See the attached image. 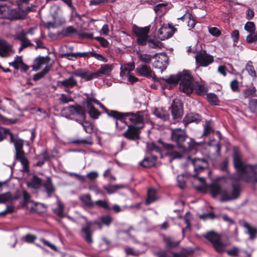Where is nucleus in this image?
<instances>
[{"label":"nucleus","instance_id":"nucleus-21","mask_svg":"<svg viewBox=\"0 0 257 257\" xmlns=\"http://www.w3.org/2000/svg\"><path fill=\"white\" fill-rule=\"evenodd\" d=\"M186 9H183V10H185L184 11L185 13L181 17L178 18V19L186 22L189 29H191L195 26V20L192 14L188 10L186 11Z\"/></svg>","mask_w":257,"mask_h":257},{"label":"nucleus","instance_id":"nucleus-17","mask_svg":"<svg viewBox=\"0 0 257 257\" xmlns=\"http://www.w3.org/2000/svg\"><path fill=\"white\" fill-rule=\"evenodd\" d=\"M92 73V72H89V71L86 69L80 68L70 72L69 74L80 77L86 81H90L93 79Z\"/></svg>","mask_w":257,"mask_h":257},{"label":"nucleus","instance_id":"nucleus-33","mask_svg":"<svg viewBox=\"0 0 257 257\" xmlns=\"http://www.w3.org/2000/svg\"><path fill=\"white\" fill-rule=\"evenodd\" d=\"M84 95L86 96L85 102L86 107L93 106V104L98 103V100L95 98L92 94L85 93Z\"/></svg>","mask_w":257,"mask_h":257},{"label":"nucleus","instance_id":"nucleus-22","mask_svg":"<svg viewBox=\"0 0 257 257\" xmlns=\"http://www.w3.org/2000/svg\"><path fill=\"white\" fill-rule=\"evenodd\" d=\"M96 224L97 225H99L100 223L98 222H87V225L85 227H83L82 228V231L84 234V238L87 242L88 243H91L93 242V240L92 239V232L91 231V226L92 224Z\"/></svg>","mask_w":257,"mask_h":257},{"label":"nucleus","instance_id":"nucleus-55","mask_svg":"<svg viewBox=\"0 0 257 257\" xmlns=\"http://www.w3.org/2000/svg\"><path fill=\"white\" fill-rule=\"evenodd\" d=\"M100 220L103 224L109 226L112 221V218L110 215H105L100 217Z\"/></svg>","mask_w":257,"mask_h":257},{"label":"nucleus","instance_id":"nucleus-32","mask_svg":"<svg viewBox=\"0 0 257 257\" xmlns=\"http://www.w3.org/2000/svg\"><path fill=\"white\" fill-rule=\"evenodd\" d=\"M125 188L124 185L117 184L114 185H108L103 186V189L107 192L108 194H111L114 193L118 190Z\"/></svg>","mask_w":257,"mask_h":257},{"label":"nucleus","instance_id":"nucleus-37","mask_svg":"<svg viewBox=\"0 0 257 257\" xmlns=\"http://www.w3.org/2000/svg\"><path fill=\"white\" fill-rule=\"evenodd\" d=\"M11 142L14 143L15 150H23V141L21 139H15L13 134L10 132V135Z\"/></svg>","mask_w":257,"mask_h":257},{"label":"nucleus","instance_id":"nucleus-15","mask_svg":"<svg viewBox=\"0 0 257 257\" xmlns=\"http://www.w3.org/2000/svg\"><path fill=\"white\" fill-rule=\"evenodd\" d=\"M77 84V81L73 77L58 82V86L61 88H65V91L68 93L71 92L69 89L74 87Z\"/></svg>","mask_w":257,"mask_h":257},{"label":"nucleus","instance_id":"nucleus-6","mask_svg":"<svg viewBox=\"0 0 257 257\" xmlns=\"http://www.w3.org/2000/svg\"><path fill=\"white\" fill-rule=\"evenodd\" d=\"M150 27L140 28L135 26L133 28V32L136 36L137 41L140 45H145L148 40V34L150 31Z\"/></svg>","mask_w":257,"mask_h":257},{"label":"nucleus","instance_id":"nucleus-52","mask_svg":"<svg viewBox=\"0 0 257 257\" xmlns=\"http://www.w3.org/2000/svg\"><path fill=\"white\" fill-rule=\"evenodd\" d=\"M244 29L249 33L254 32L255 27L254 23L252 22H247L244 25Z\"/></svg>","mask_w":257,"mask_h":257},{"label":"nucleus","instance_id":"nucleus-40","mask_svg":"<svg viewBox=\"0 0 257 257\" xmlns=\"http://www.w3.org/2000/svg\"><path fill=\"white\" fill-rule=\"evenodd\" d=\"M96 104L99 105L100 108L103 109L109 116L112 117L117 119L118 115L119 114V112H118L117 111H115V110H110L106 109V107L102 103H101L99 101H98V103H97Z\"/></svg>","mask_w":257,"mask_h":257},{"label":"nucleus","instance_id":"nucleus-58","mask_svg":"<svg viewBox=\"0 0 257 257\" xmlns=\"http://www.w3.org/2000/svg\"><path fill=\"white\" fill-rule=\"evenodd\" d=\"M177 182L179 187L184 188L186 184V178L183 175H179L177 176Z\"/></svg>","mask_w":257,"mask_h":257},{"label":"nucleus","instance_id":"nucleus-54","mask_svg":"<svg viewBox=\"0 0 257 257\" xmlns=\"http://www.w3.org/2000/svg\"><path fill=\"white\" fill-rule=\"evenodd\" d=\"M240 249L236 246H233L231 249L226 251L227 254L231 256H237L240 252Z\"/></svg>","mask_w":257,"mask_h":257},{"label":"nucleus","instance_id":"nucleus-64","mask_svg":"<svg viewBox=\"0 0 257 257\" xmlns=\"http://www.w3.org/2000/svg\"><path fill=\"white\" fill-rule=\"evenodd\" d=\"M209 32L214 37H219L221 34V31L216 27L209 28Z\"/></svg>","mask_w":257,"mask_h":257},{"label":"nucleus","instance_id":"nucleus-56","mask_svg":"<svg viewBox=\"0 0 257 257\" xmlns=\"http://www.w3.org/2000/svg\"><path fill=\"white\" fill-rule=\"evenodd\" d=\"M90 56L93 57L98 60L104 62H106L107 61V59L100 54L96 53L93 52H89V57Z\"/></svg>","mask_w":257,"mask_h":257},{"label":"nucleus","instance_id":"nucleus-11","mask_svg":"<svg viewBox=\"0 0 257 257\" xmlns=\"http://www.w3.org/2000/svg\"><path fill=\"white\" fill-rule=\"evenodd\" d=\"M239 224L245 229V233L249 235L250 240H254L257 236V227L244 220L239 221Z\"/></svg>","mask_w":257,"mask_h":257},{"label":"nucleus","instance_id":"nucleus-48","mask_svg":"<svg viewBox=\"0 0 257 257\" xmlns=\"http://www.w3.org/2000/svg\"><path fill=\"white\" fill-rule=\"evenodd\" d=\"M49 68H48V67L47 66H45V68L41 72L37 74H36L34 76V80L35 81L38 80L39 79L43 77L49 72Z\"/></svg>","mask_w":257,"mask_h":257},{"label":"nucleus","instance_id":"nucleus-7","mask_svg":"<svg viewBox=\"0 0 257 257\" xmlns=\"http://www.w3.org/2000/svg\"><path fill=\"white\" fill-rule=\"evenodd\" d=\"M187 136L184 131L180 128L173 130L171 133V138L176 143L179 148H186L185 142Z\"/></svg>","mask_w":257,"mask_h":257},{"label":"nucleus","instance_id":"nucleus-1","mask_svg":"<svg viewBox=\"0 0 257 257\" xmlns=\"http://www.w3.org/2000/svg\"><path fill=\"white\" fill-rule=\"evenodd\" d=\"M178 82H180V90L187 95L195 90L197 94L202 95L207 90L204 85L195 82L190 72L187 70L177 75H172L168 79H163L161 83L166 87L168 85L169 87L171 88V85L176 84Z\"/></svg>","mask_w":257,"mask_h":257},{"label":"nucleus","instance_id":"nucleus-50","mask_svg":"<svg viewBox=\"0 0 257 257\" xmlns=\"http://www.w3.org/2000/svg\"><path fill=\"white\" fill-rule=\"evenodd\" d=\"M94 205H96L106 210H109L110 209L108 202L106 200H99L96 201L94 202Z\"/></svg>","mask_w":257,"mask_h":257},{"label":"nucleus","instance_id":"nucleus-10","mask_svg":"<svg viewBox=\"0 0 257 257\" xmlns=\"http://www.w3.org/2000/svg\"><path fill=\"white\" fill-rule=\"evenodd\" d=\"M138 75L147 78H152L155 80L156 76L150 66L146 64H140L136 69Z\"/></svg>","mask_w":257,"mask_h":257},{"label":"nucleus","instance_id":"nucleus-5","mask_svg":"<svg viewBox=\"0 0 257 257\" xmlns=\"http://www.w3.org/2000/svg\"><path fill=\"white\" fill-rule=\"evenodd\" d=\"M204 237L210 241L218 252H223L227 244L221 240L220 236L214 232H209L204 235Z\"/></svg>","mask_w":257,"mask_h":257},{"label":"nucleus","instance_id":"nucleus-57","mask_svg":"<svg viewBox=\"0 0 257 257\" xmlns=\"http://www.w3.org/2000/svg\"><path fill=\"white\" fill-rule=\"evenodd\" d=\"M9 11V7L7 6H0V19H7V14Z\"/></svg>","mask_w":257,"mask_h":257},{"label":"nucleus","instance_id":"nucleus-9","mask_svg":"<svg viewBox=\"0 0 257 257\" xmlns=\"http://www.w3.org/2000/svg\"><path fill=\"white\" fill-rule=\"evenodd\" d=\"M196 61L199 65L203 67L207 66L213 62V57L206 53L205 51H201L195 56Z\"/></svg>","mask_w":257,"mask_h":257},{"label":"nucleus","instance_id":"nucleus-20","mask_svg":"<svg viewBox=\"0 0 257 257\" xmlns=\"http://www.w3.org/2000/svg\"><path fill=\"white\" fill-rule=\"evenodd\" d=\"M27 33L22 31L17 35L16 38L21 42V45L19 48V51H21L24 48L28 46H33L30 40L26 37Z\"/></svg>","mask_w":257,"mask_h":257},{"label":"nucleus","instance_id":"nucleus-29","mask_svg":"<svg viewBox=\"0 0 257 257\" xmlns=\"http://www.w3.org/2000/svg\"><path fill=\"white\" fill-rule=\"evenodd\" d=\"M64 56L69 60H75L78 57H89V52L66 53Z\"/></svg>","mask_w":257,"mask_h":257},{"label":"nucleus","instance_id":"nucleus-45","mask_svg":"<svg viewBox=\"0 0 257 257\" xmlns=\"http://www.w3.org/2000/svg\"><path fill=\"white\" fill-rule=\"evenodd\" d=\"M37 159L38 160V161L36 163V166H41L43 165L45 163V161L48 159L46 152L45 151L38 156Z\"/></svg>","mask_w":257,"mask_h":257},{"label":"nucleus","instance_id":"nucleus-30","mask_svg":"<svg viewBox=\"0 0 257 257\" xmlns=\"http://www.w3.org/2000/svg\"><path fill=\"white\" fill-rule=\"evenodd\" d=\"M153 58L154 57L149 54L141 52L138 53V60L142 62L143 63V64L148 65L150 64Z\"/></svg>","mask_w":257,"mask_h":257},{"label":"nucleus","instance_id":"nucleus-28","mask_svg":"<svg viewBox=\"0 0 257 257\" xmlns=\"http://www.w3.org/2000/svg\"><path fill=\"white\" fill-rule=\"evenodd\" d=\"M157 158L154 156H151L145 158L140 163V165L145 168H150L155 165Z\"/></svg>","mask_w":257,"mask_h":257},{"label":"nucleus","instance_id":"nucleus-49","mask_svg":"<svg viewBox=\"0 0 257 257\" xmlns=\"http://www.w3.org/2000/svg\"><path fill=\"white\" fill-rule=\"evenodd\" d=\"M213 131L211 123L209 121L206 122L204 126L203 136H208Z\"/></svg>","mask_w":257,"mask_h":257},{"label":"nucleus","instance_id":"nucleus-60","mask_svg":"<svg viewBox=\"0 0 257 257\" xmlns=\"http://www.w3.org/2000/svg\"><path fill=\"white\" fill-rule=\"evenodd\" d=\"M148 43L149 47L153 49H156L158 47H160L161 45L160 41L154 39L149 40L148 41Z\"/></svg>","mask_w":257,"mask_h":257},{"label":"nucleus","instance_id":"nucleus-38","mask_svg":"<svg viewBox=\"0 0 257 257\" xmlns=\"http://www.w3.org/2000/svg\"><path fill=\"white\" fill-rule=\"evenodd\" d=\"M78 121L83 127L86 133L88 134H91L93 131V125L89 121L86 120Z\"/></svg>","mask_w":257,"mask_h":257},{"label":"nucleus","instance_id":"nucleus-59","mask_svg":"<svg viewBox=\"0 0 257 257\" xmlns=\"http://www.w3.org/2000/svg\"><path fill=\"white\" fill-rule=\"evenodd\" d=\"M246 41L250 44L255 43L257 41V34L254 32L250 33L246 37Z\"/></svg>","mask_w":257,"mask_h":257},{"label":"nucleus","instance_id":"nucleus-12","mask_svg":"<svg viewBox=\"0 0 257 257\" xmlns=\"http://www.w3.org/2000/svg\"><path fill=\"white\" fill-rule=\"evenodd\" d=\"M171 113L174 119L181 117L183 114V104L179 99L174 100L171 107Z\"/></svg>","mask_w":257,"mask_h":257},{"label":"nucleus","instance_id":"nucleus-42","mask_svg":"<svg viewBox=\"0 0 257 257\" xmlns=\"http://www.w3.org/2000/svg\"><path fill=\"white\" fill-rule=\"evenodd\" d=\"M78 33L77 30L73 26H68L62 31V34L65 37H70L74 34H78Z\"/></svg>","mask_w":257,"mask_h":257},{"label":"nucleus","instance_id":"nucleus-24","mask_svg":"<svg viewBox=\"0 0 257 257\" xmlns=\"http://www.w3.org/2000/svg\"><path fill=\"white\" fill-rule=\"evenodd\" d=\"M12 50V46L6 41L0 40V56L5 57L8 55Z\"/></svg>","mask_w":257,"mask_h":257},{"label":"nucleus","instance_id":"nucleus-3","mask_svg":"<svg viewBox=\"0 0 257 257\" xmlns=\"http://www.w3.org/2000/svg\"><path fill=\"white\" fill-rule=\"evenodd\" d=\"M147 115L144 111H138L136 112H119L115 125L119 130H122L125 125V121L128 119L130 122L139 128H142L144 126L145 120Z\"/></svg>","mask_w":257,"mask_h":257},{"label":"nucleus","instance_id":"nucleus-25","mask_svg":"<svg viewBox=\"0 0 257 257\" xmlns=\"http://www.w3.org/2000/svg\"><path fill=\"white\" fill-rule=\"evenodd\" d=\"M153 113L157 117L161 119L163 121H166L169 118V113L163 108H155L153 111Z\"/></svg>","mask_w":257,"mask_h":257},{"label":"nucleus","instance_id":"nucleus-61","mask_svg":"<svg viewBox=\"0 0 257 257\" xmlns=\"http://www.w3.org/2000/svg\"><path fill=\"white\" fill-rule=\"evenodd\" d=\"M167 6V3H160L156 5L154 7V10L156 13H158L159 12H162Z\"/></svg>","mask_w":257,"mask_h":257},{"label":"nucleus","instance_id":"nucleus-47","mask_svg":"<svg viewBox=\"0 0 257 257\" xmlns=\"http://www.w3.org/2000/svg\"><path fill=\"white\" fill-rule=\"evenodd\" d=\"M245 70L248 72V74L251 76H256V72L252 64V62L249 61L247 63L245 66Z\"/></svg>","mask_w":257,"mask_h":257},{"label":"nucleus","instance_id":"nucleus-35","mask_svg":"<svg viewBox=\"0 0 257 257\" xmlns=\"http://www.w3.org/2000/svg\"><path fill=\"white\" fill-rule=\"evenodd\" d=\"M43 65L47 66L45 64V59L44 57H38L35 60L32 67L33 70L37 71L42 68Z\"/></svg>","mask_w":257,"mask_h":257},{"label":"nucleus","instance_id":"nucleus-18","mask_svg":"<svg viewBox=\"0 0 257 257\" xmlns=\"http://www.w3.org/2000/svg\"><path fill=\"white\" fill-rule=\"evenodd\" d=\"M174 33L172 27L164 25L159 29L158 35L161 40H164L170 38Z\"/></svg>","mask_w":257,"mask_h":257},{"label":"nucleus","instance_id":"nucleus-63","mask_svg":"<svg viewBox=\"0 0 257 257\" xmlns=\"http://www.w3.org/2000/svg\"><path fill=\"white\" fill-rule=\"evenodd\" d=\"M23 196L24 199L23 205L28 207L29 203L31 202L30 195L27 192L25 191H23Z\"/></svg>","mask_w":257,"mask_h":257},{"label":"nucleus","instance_id":"nucleus-51","mask_svg":"<svg viewBox=\"0 0 257 257\" xmlns=\"http://www.w3.org/2000/svg\"><path fill=\"white\" fill-rule=\"evenodd\" d=\"M59 99V101L63 103H67L69 102L73 101V99L71 96L65 94H61Z\"/></svg>","mask_w":257,"mask_h":257},{"label":"nucleus","instance_id":"nucleus-41","mask_svg":"<svg viewBox=\"0 0 257 257\" xmlns=\"http://www.w3.org/2000/svg\"><path fill=\"white\" fill-rule=\"evenodd\" d=\"M42 183V180L38 177L34 176L28 183V186L34 189H38L41 186Z\"/></svg>","mask_w":257,"mask_h":257},{"label":"nucleus","instance_id":"nucleus-2","mask_svg":"<svg viewBox=\"0 0 257 257\" xmlns=\"http://www.w3.org/2000/svg\"><path fill=\"white\" fill-rule=\"evenodd\" d=\"M241 158L239 151L234 149L233 154V165L236 172L232 176V179L235 181L257 183V165L252 166L247 164L242 161Z\"/></svg>","mask_w":257,"mask_h":257},{"label":"nucleus","instance_id":"nucleus-16","mask_svg":"<svg viewBox=\"0 0 257 257\" xmlns=\"http://www.w3.org/2000/svg\"><path fill=\"white\" fill-rule=\"evenodd\" d=\"M15 159L20 161L23 166V171L28 173L29 172V161L25 156L23 150H16Z\"/></svg>","mask_w":257,"mask_h":257},{"label":"nucleus","instance_id":"nucleus-14","mask_svg":"<svg viewBox=\"0 0 257 257\" xmlns=\"http://www.w3.org/2000/svg\"><path fill=\"white\" fill-rule=\"evenodd\" d=\"M112 69L113 66L111 64H105L101 65L97 71L92 73L93 79L101 77L102 75H109Z\"/></svg>","mask_w":257,"mask_h":257},{"label":"nucleus","instance_id":"nucleus-4","mask_svg":"<svg viewBox=\"0 0 257 257\" xmlns=\"http://www.w3.org/2000/svg\"><path fill=\"white\" fill-rule=\"evenodd\" d=\"M231 191H228L223 188L218 183H213L210 185V189L212 195L215 197L218 195L222 196L221 201H227L236 199L240 195V189L238 185L232 184Z\"/></svg>","mask_w":257,"mask_h":257},{"label":"nucleus","instance_id":"nucleus-31","mask_svg":"<svg viewBox=\"0 0 257 257\" xmlns=\"http://www.w3.org/2000/svg\"><path fill=\"white\" fill-rule=\"evenodd\" d=\"M7 19L13 20L19 19L21 18V14L18 10L16 9H12L9 7V11L7 14Z\"/></svg>","mask_w":257,"mask_h":257},{"label":"nucleus","instance_id":"nucleus-36","mask_svg":"<svg viewBox=\"0 0 257 257\" xmlns=\"http://www.w3.org/2000/svg\"><path fill=\"white\" fill-rule=\"evenodd\" d=\"M79 199L88 207H92L94 205V202L92 201L90 194H87L82 195L79 197Z\"/></svg>","mask_w":257,"mask_h":257},{"label":"nucleus","instance_id":"nucleus-8","mask_svg":"<svg viewBox=\"0 0 257 257\" xmlns=\"http://www.w3.org/2000/svg\"><path fill=\"white\" fill-rule=\"evenodd\" d=\"M154 58L156 59L153 64L155 68L160 69L161 72L166 69L168 64L169 58L166 54H156Z\"/></svg>","mask_w":257,"mask_h":257},{"label":"nucleus","instance_id":"nucleus-62","mask_svg":"<svg viewBox=\"0 0 257 257\" xmlns=\"http://www.w3.org/2000/svg\"><path fill=\"white\" fill-rule=\"evenodd\" d=\"M208 101L211 104H215L218 101L217 96L213 93H209L207 95Z\"/></svg>","mask_w":257,"mask_h":257},{"label":"nucleus","instance_id":"nucleus-34","mask_svg":"<svg viewBox=\"0 0 257 257\" xmlns=\"http://www.w3.org/2000/svg\"><path fill=\"white\" fill-rule=\"evenodd\" d=\"M256 90L254 87L248 88L244 89L242 92V94L244 98H248L250 97H256Z\"/></svg>","mask_w":257,"mask_h":257},{"label":"nucleus","instance_id":"nucleus-43","mask_svg":"<svg viewBox=\"0 0 257 257\" xmlns=\"http://www.w3.org/2000/svg\"><path fill=\"white\" fill-rule=\"evenodd\" d=\"M22 64H23L22 57L19 56H17L13 62L9 63L10 66L13 67L17 70L20 68L21 65Z\"/></svg>","mask_w":257,"mask_h":257},{"label":"nucleus","instance_id":"nucleus-13","mask_svg":"<svg viewBox=\"0 0 257 257\" xmlns=\"http://www.w3.org/2000/svg\"><path fill=\"white\" fill-rule=\"evenodd\" d=\"M134 125H128L127 130L123 134L126 139L131 140H136L140 138V130Z\"/></svg>","mask_w":257,"mask_h":257},{"label":"nucleus","instance_id":"nucleus-23","mask_svg":"<svg viewBox=\"0 0 257 257\" xmlns=\"http://www.w3.org/2000/svg\"><path fill=\"white\" fill-rule=\"evenodd\" d=\"M201 120L200 116L197 113H190L186 115L183 119L185 125L192 122L198 123Z\"/></svg>","mask_w":257,"mask_h":257},{"label":"nucleus","instance_id":"nucleus-27","mask_svg":"<svg viewBox=\"0 0 257 257\" xmlns=\"http://www.w3.org/2000/svg\"><path fill=\"white\" fill-rule=\"evenodd\" d=\"M68 109L71 114H78L81 116L83 119H85L84 110L81 106L79 105H71L68 107Z\"/></svg>","mask_w":257,"mask_h":257},{"label":"nucleus","instance_id":"nucleus-26","mask_svg":"<svg viewBox=\"0 0 257 257\" xmlns=\"http://www.w3.org/2000/svg\"><path fill=\"white\" fill-rule=\"evenodd\" d=\"M44 191L47 194L48 197H50L54 193L55 189L50 179L48 178L42 185Z\"/></svg>","mask_w":257,"mask_h":257},{"label":"nucleus","instance_id":"nucleus-46","mask_svg":"<svg viewBox=\"0 0 257 257\" xmlns=\"http://www.w3.org/2000/svg\"><path fill=\"white\" fill-rule=\"evenodd\" d=\"M64 207L63 204L60 201H58L57 207L54 210V213L56 214L57 215H58L59 217H63Z\"/></svg>","mask_w":257,"mask_h":257},{"label":"nucleus","instance_id":"nucleus-44","mask_svg":"<svg viewBox=\"0 0 257 257\" xmlns=\"http://www.w3.org/2000/svg\"><path fill=\"white\" fill-rule=\"evenodd\" d=\"M90 116L93 119H97L100 115V112L94 106L86 107Z\"/></svg>","mask_w":257,"mask_h":257},{"label":"nucleus","instance_id":"nucleus-53","mask_svg":"<svg viewBox=\"0 0 257 257\" xmlns=\"http://www.w3.org/2000/svg\"><path fill=\"white\" fill-rule=\"evenodd\" d=\"M248 104L251 112L257 113V99H250Z\"/></svg>","mask_w":257,"mask_h":257},{"label":"nucleus","instance_id":"nucleus-19","mask_svg":"<svg viewBox=\"0 0 257 257\" xmlns=\"http://www.w3.org/2000/svg\"><path fill=\"white\" fill-rule=\"evenodd\" d=\"M192 164L196 173L201 172L208 167V163L204 159H194L192 160Z\"/></svg>","mask_w":257,"mask_h":257},{"label":"nucleus","instance_id":"nucleus-39","mask_svg":"<svg viewBox=\"0 0 257 257\" xmlns=\"http://www.w3.org/2000/svg\"><path fill=\"white\" fill-rule=\"evenodd\" d=\"M156 194V191L155 189L151 188L148 190V197L146 200L147 204L149 205L154 202L157 199Z\"/></svg>","mask_w":257,"mask_h":257}]
</instances>
